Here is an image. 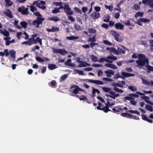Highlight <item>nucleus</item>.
I'll use <instances>...</instances> for the list:
<instances>
[{
  "mask_svg": "<svg viewBox=\"0 0 153 153\" xmlns=\"http://www.w3.org/2000/svg\"><path fill=\"white\" fill-rule=\"evenodd\" d=\"M110 52H113L116 54L117 52V50L114 48L112 47L110 48V50L109 51Z\"/></svg>",
  "mask_w": 153,
  "mask_h": 153,
  "instance_id": "obj_62",
  "label": "nucleus"
},
{
  "mask_svg": "<svg viewBox=\"0 0 153 153\" xmlns=\"http://www.w3.org/2000/svg\"><path fill=\"white\" fill-rule=\"evenodd\" d=\"M96 35H95L92 37H89L88 38L87 41L89 42H94L96 41V39L95 38Z\"/></svg>",
  "mask_w": 153,
  "mask_h": 153,
  "instance_id": "obj_30",
  "label": "nucleus"
},
{
  "mask_svg": "<svg viewBox=\"0 0 153 153\" xmlns=\"http://www.w3.org/2000/svg\"><path fill=\"white\" fill-rule=\"evenodd\" d=\"M149 42L150 45V50L153 51V40L151 39L149 40Z\"/></svg>",
  "mask_w": 153,
  "mask_h": 153,
  "instance_id": "obj_39",
  "label": "nucleus"
},
{
  "mask_svg": "<svg viewBox=\"0 0 153 153\" xmlns=\"http://www.w3.org/2000/svg\"><path fill=\"white\" fill-rule=\"evenodd\" d=\"M9 53L11 55V56L14 59H15L16 52L14 50H10Z\"/></svg>",
  "mask_w": 153,
  "mask_h": 153,
  "instance_id": "obj_18",
  "label": "nucleus"
},
{
  "mask_svg": "<svg viewBox=\"0 0 153 153\" xmlns=\"http://www.w3.org/2000/svg\"><path fill=\"white\" fill-rule=\"evenodd\" d=\"M48 68L50 70H53L57 68L56 65L54 64H49L48 66Z\"/></svg>",
  "mask_w": 153,
  "mask_h": 153,
  "instance_id": "obj_20",
  "label": "nucleus"
},
{
  "mask_svg": "<svg viewBox=\"0 0 153 153\" xmlns=\"http://www.w3.org/2000/svg\"><path fill=\"white\" fill-rule=\"evenodd\" d=\"M4 13L6 16L10 18H11L13 17L12 12L9 9H7L6 11L4 12Z\"/></svg>",
  "mask_w": 153,
  "mask_h": 153,
  "instance_id": "obj_12",
  "label": "nucleus"
},
{
  "mask_svg": "<svg viewBox=\"0 0 153 153\" xmlns=\"http://www.w3.org/2000/svg\"><path fill=\"white\" fill-rule=\"evenodd\" d=\"M102 111H103L105 113H107L108 111H111L109 109H108L107 108L104 107L103 108H102Z\"/></svg>",
  "mask_w": 153,
  "mask_h": 153,
  "instance_id": "obj_58",
  "label": "nucleus"
},
{
  "mask_svg": "<svg viewBox=\"0 0 153 153\" xmlns=\"http://www.w3.org/2000/svg\"><path fill=\"white\" fill-rule=\"evenodd\" d=\"M90 56L91 57V61L92 62H98V58L97 56H96L94 55H91Z\"/></svg>",
  "mask_w": 153,
  "mask_h": 153,
  "instance_id": "obj_25",
  "label": "nucleus"
},
{
  "mask_svg": "<svg viewBox=\"0 0 153 153\" xmlns=\"http://www.w3.org/2000/svg\"><path fill=\"white\" fill-rule=\"evenodd\" d=\"M124 23L125 25L127 26H132L133 27L134 26V25H132V24L130 23V21L129 20H128L126 22H125Z\"/></svg>",
  "mask_w": 153,
  "mask_h": 153,
  "instance_id": "obj_48",
  "label": "nucleus"
},
{
  "mask_svg": "<svg viewBox=\"0 0 153 153\" xmlns=\"http://www.w3.org/2000/svg\"><path fill=\"white\" fill-rule=\"evenodd\" d=\"M20 24L23 28H26L27 27V23L25 21H22L20 22Z\"/></svg>",
  "mask_w": 153,
  "mask_h": 153,
  "instance_id": "obj_31",
  "label": "nucleus"
},
{
  "mask_svg": "<svg viewBox=\"0 0 153 153\" xmlns=\"http://www.w3.org/2000/svg\"><path fill=\"white\" fill-rule=\"evenodd\" d=\"M79 99L80 100H85L86 101V102L88 103H89L87 101L88 100L87 99L86 97H85L84 95H82L81 96V97H79Z\"/></svg>",
  "mask_w": 153,
  "mask_h": 153,
  "instance_id": "obj_37",
  "label": "nucleus"
},
{
  "mask_svg": "<svg viewBox=\"0 0 153 153\" xmlns=\"http://www.w3.org/2000/svg\"><path fill=\"white\" fill-rule=\"evenodd\" d=\"M102 79L104 81H105L107 82H112L113 81V80L107 77H104L102 78Z\"/></svg>",
  "mask_w": 153,
  "mask_h": 153,
  "instance_id": "obj_60",
  "label": "nucleus"
},
{
  "mask_svg": "<svg viewBox=\"0 0 153 153\" xmlns=\"http://www.w3.org/2000/svg\"><path fill=\"white\" fill-rule=\"evenodd\" d=\"M0 32L1 33L3 34L4 36L6 37L9 36L10 35L9 33L6 29H4V31H3L2 30L0 29Z\"/></svg>",
  "mask_w": 153,
  "mask_h": 153,
  "instance_id": "obj_14",
  "label": "nucleus"
},
{
  "mask_svg": "<svg viewBox=\"0 0 153 153\" xmlns=\"http://www.w3.org/2000/svg\"><path fill=\"white\" fill-rule=\"evenodd\" d=\"M53 51L55 53H59L62 55H64L65 54L68 53L67 51L63 49L53 48Z\"/></svg>",
  "mask_w": 153,
  "mask_h": 153,
  "instance_id": "obj_6",
  "label": "nucleus"
},
{
  "mask_svg": "<svg viewBox=\"0 0 153 153\" xmlns=\"http://www.w3.org/2000/svg\"><path fill=\"white\" fill-rule=\"evenodd\" d=\"M75 29L76 30H81V27L78 24H75L74 25Z\"/></svg>",
  "mask_w": 153,
  "mask_h": 153,
  "instance_id": "obj_40",
  "label": "nucleus"
},
{
  "mask_svg": "<svg viewBox=\"0 0 153 153\" xmlns=\"http://www.w3.org/2000/svg\"><path fill=\"white\" fill-rule=\"evenodd\" d=\"M89 65L86 62L81 61L80 62L79 65H78V67H86L87 66H89Z\"/></svg>",
  "mask_w": 153,
  "mask_h": 153,
  "instance_id": "obj_15",
  "label": "nucleus"
},
{
  "mask_svg": "<svg viewBox=\"0 0 153 153\" xmlns=\"http://www.w3.org/2000/svg\"><path fill=\"white\" fill-rule=\"evenodd\" d=\"M110 33L113 36L114 38V39L117 42H121L122 41L121 38H120V34L115 31L114 30H111L110 31Z\"/></svg>",
  "mask_w": 153,
  "mask_h": 153,
  "instance_id": "obj_5",
  "label": "nucleus"
},
{
  "mask_svg": "<svg viewBox=\"0 0 153 153\" xmlns=\"http://www.w3.org/2000/svg\"><path fill=\"white\" fill-rule=\"evenodd\" d=\"M128 88L131 91H137V89L133 86H129L128 87Z\"/></svg>",
  "mask_w": 153,
  "mask_h": 153,
  "instance_id": "obj_53",
  "label": "nucleus"
},
{
  "mask_svg": "<svg viewBox=\"0 0 153 153\" xmlns=\"http://www.w3.org/2000/svg\"><path fill=\"white\" fill-rule=\"evenodd\" d=\"M103 43L108 45H111L112 44L109 41L107 40H104L103 41Z\"/></svg>",
  "mask_w": 153,
  "mask_h": 153,
  "instance_id": "obj_59",
  "label": "nucleus"
},
{
  "mask_svg": "<svg viewBox=\"0 0 153 153\" xmlns=\"http://www.w3.org/2000/svg\"><path fill=\"white\" fill-rule=\"evenodd\" d=\"M105 72V74H107L106 76L108 77H111V76L110 75H113L114 74V72L111 70L106 71Z\"/></svg>",
  "mask_w": 153,
  "mask_h": 153,
  "instance_id": "obj_11",
  "label": "nucleus"
},
{
  "mask_svg": "<svg viewBox=\"0 0 153 153\" xmlns=\"http://www.w3.org/2000/svg\"><path fill=\"white\" fill-rule=\"evenodd\" d=\"M140 20L142 22H143L144 23H146L150 22V20L149 19H147L140 18Z\"/></svg>",
  "mask_w": 153,
  "mask_h": 153,
  "instance_id": "obj_50",
  "label": "nucleus"
},
{
  "mask_svg": "<svg viewBox=\"0 0 153 153\" xmlns=\"http://www.w3.org/2000/svg\"><path fill=\"white\" fill-rule=\"evenodd\" d=\"M107 96H108L110 97L113 98V99H115L116 97H118L120 96V95L119 94H115L114 96H112L110 95H107Z\"/></svg>",
  "mask_w": 153,
  "mask_h": 153,
  "instance_id": "obj_49",
  "label": "nucleus"
},
{
  "mask_svg": "<svg viewBox=\"0 0 153 153\" xmlns=\"http://www.w3.org/2000/svg\"><path fill=\"white\" fill-rule=\"evenodd\" d=\"M18 10L19 12L23 15H27L29 13L28 8L27 7L25 8L24 6H22L21 7H19Z\"/></svg>",
  "mask_w": 153,
  "mask_h": 153,
  "instance_id": "obj_4",
  "label": "nucleus"
},
{
  "mask_svg": "<svg viewBox=\"0 0 153 153\" xmlns=\"http://www.w3.org/2000/svg\"><path fill=\"white\" fill-rule=\"evenodd\" d=\"M105 19H103V21L105 22H109L110 20V16L108 15H107L106 16H105Z\"/></svg>",
  "mask_w": 153,
  "mask_h": 153,
  "instance_id": "obj_55",
  "label": "nucleus"
},
{
  "mask_svg": "<svg viewBox=\"0 0 153 153\" xmlns=\"http://www.w3.org/2000/svg\"><path fill=\"white\" fill-rule=\"evenodd\" d=\"M68 76V75H67V74H65L63 75H62L61 76V77L60 79V80H59L60 82H62L65 81L66 79L67 78Z\"/></svg>",
  "mask_w": 153,
  "mask_h": 153,
  "instance_id": "obj_23",
  "label": "nucleus"
},
{
  "mask_svg": "<svg viewBox=\"0 0 153 153\" xmlns=\"http://www.w3.org/2000/svg\"><path fill=\"white\" fill-rule=\"evenodd\" d=\"M52 32H58L59 31V27L54 26L52 27Z\"/></svg>",
  "mask_w": 153,
  "mask_h": 153,
  "instance_id": "obj_42",
  "label": "nucleus"
},
{
  "mask_svg": "<svg viewBox=\"0 0 153 153\" xmlns=\"http://www.w3.org/2000/svg\"><path fill=\"white\" fill-rule=\"evenodd\" d=\"M117 52L116 54L117 55L119 54L120 53H123L125 54V51L124 50H123L121 48L118 47Z\"/></svg>",
  "mask_w": 153,
  "mask_h": 153,
  "instance_id": "obj_22",
  "label": "nucleus"
},
{
  "mask_svg": "<svg viewBox=\"0 0 153 153\" xmlns=\"http://www.w3.org/2000/svg\"><path fill=\"white\" fill-rule=\"evenodd\" d=\"M33 15L37 16H38V17L42 16V15L41 14H40V13L39 12H36L33 13Z\"/></svg>",
  "mask_w": 153,
  "mask_h": 153,
  "instance_id": "obj_64",
  "label": "nucleus"
},
{
  "mask_svg": "<svg viewBox=\"0 0 153 153\" xmlns=\"http://www.w3.org/2000/svg\"><path fill=\"white\" fill-rule=\"evenodd\" d=\"M134 99V97H131L130 96H126L125 97H124V100H123L125 102H126V100H130L131 99Z\"/></svg>",
  "mask_w": 153,
  "mask_h": 153,
  "instance_id": "obj_43",
  "label": "nucleus"
},
{
  "mask_svg": "<svg viewBox=\"0 0 153 153\" xmlns=\"http://www.w3.org/2000/svg\"><path fill=\"white\" fill-rule=\"evenodd\" d=\"M22 45L25 44L26 45H28L29 46H30L32 45V43L30 42L29 41H25L22 42Z\"/></svg>",
  "mask_w": 153,
  "mask_h": 153,
  "instance_id": "obj_57",
  "label": "nucleus"
},
{
  "mask_svg": "<svg viewBox=\"0 0 153 153\" xmlns=\"http://www.w3.org/2000/svg\"><path fill=\"white\" fill-rule=\"evenodd\" d=\"M64 6V12L66 13L67 15H72L73 14V12L71 10V8L69 6L68 3H65L63 4Z\"/></svg>",
  "mask_w": 153,
  "mask_h": 153,
  "instance_id": "obj_3",
  "label": "nucleus"
},
{
  "mask_svg": "<svg viewBox=\"0 0 153 153\" xmlns=\"http://www.w3.org/2000/svg\"><path fill=\"white\" fill-rule=\"evenodd\" d=\"M85 81L87 82H91L97 85H103L104 84L103 82L99 80L86 79L85 80Z\"/></svg>",
  "mask_w": 153,
  "mask_h": 153,
  "instance_id": "obj_7",
  "label": "nucleus"
},
{
  "mask_svg": "<svg viewBox=\"0 0 153 153\" xmlns=\"http://www.w3.org/2000/svg\"><path fill=\"white\" fill-rule=\"evenodd\" d=\"M7 6H12L13 4L12 1L10 0H4Z\"/></svg>",
  "mask_w": 153,
  "mask_h": 153,
  "instance_id": "obj_32",
  "label": "nucleus"
},
{
  "mask_svg": "<svg viewBox=\"0 0 153 153\" xmlns=\"http://www.w3.org/2000/svg\"><path fill=\"white\" fill-rule=\"evenodd\" d=\"M36 60L39 62H43L44 61V60L41 57L39 56H37L36 58Z\"/></svg>",
  "mask_w": 153,
  "mask_h": 153,
  "instance_id": "obj_45",
  "label": "nucleus"
},
{
  "mask_svg": "<svg viewBox=\"0 0 153 153\" xmlns=\"http://www.w3.org/2000/svg\"><path fill=\"white\" fill-rule=\"evenodd\" d=\"M44 20V18L38 17L33 22L32 24L35 26L36 28H38L39 27V25L42 24V22Z\"/></svg>",
  "mask_w": 153,
  "mask_h": 153,
  "instance_id": "obj_2",
  "label": "nucleus"
},
{
  "mask_svg": "<svg viewBox=\"0 0 153 153\" xmlns=\"http://www.w3.org/2000/svg\"><path fill=\"white\" fill-rule=\"evenodd\" d=\"M145 108L147 111H149L150 112L153 111V107H152L149 105H146L145 106Z\"/></svg>",
  "mask_w": 153,
  "mask_h": 153,
  "instance_id": "obj_26",
  "label": "nucleus"
},
{
  "mask_svg": "<svg viewBox=\"0 0 153 153\" xmlns=\"http://www.w3.org/2000/svg\"><path fill=\"white\" fill-rule=\"evenodd\" d=\"M128 111L131 113L136 114L139 116L140 115V113L137 111L129 110Z\"/></svg>",
  "mask_w": 153,
  "mask_h": 153,
  "instance_id": "obj_35",
  "label": "nucleus"
},
{
  "mask_svg": "<svg viewBox=\"0 0 153 153\" xmlns=\"http://www.w3.org/2000/svg\"><path fill=\"white\" fill-rule=\"evenodd\" d=\"M102 89L103 90V91L106 92V93H108L111 90V89L109 87H102Z\"/></svg>",
  "mask_w": 153,
  "mask_h": 153,
  "instance_id": "obj_34",
  "label": "nucleus"
},
{
  "mask_svg": "<svg viewBox=\"0 0 153 153\" xmlns=\"http://www.w3.org/2000/svg\"><path fill=\"white\" fill-rule=\"evenodd\" d=\"M115 27L117 30H122L124 28V26L121 23L118 22L115 25Z\"/></svg>",
  "mask_w": 153,
  "mask_h": 153,
  "instance_id": "obj_9",
  "label": "nucleus"
},
{
  "mask_svg": "<svg viewBox=\"0 0 153 153\" xmlns=\"http://www.w3.org/2000/svg\"><path fill=\"white\" fill-rule=\"evenodd\" d=\"M49 85L52 87H55L56 85V82L54 80H52L49 83Z\"/></svg>",
  "mask_w": 153,
  "mask_h": 153,
  "instance_id": "obj_28",
  "label": "nucleus"
},
{
  "mask_svg": "<svg viewBox=\"0 0 153 153\" xmlns=\"http://www.w3.org/2000/svg\"><path fill=\"white\" fill-rule=\"evenodd\" d=\"M107 58L109 59H111L113 60H116L117 59L116 57L113 55L112 56H108L107 57Z\"/></svg>",
  "mask_w": 153,
  "mask_h": 153,
  "instance_id": "obj_38",
  "label": "nucleus"
},
{
  "mask_svg": "<svg viewBox=\"0 0 153 153\" xmlns=\"http://www.w3.org/2000/svg\"><path fill=\"white\" fill-rule=\"evenodd\" d=\"M79 38V37L77 36H68L66 37V39H69V40H74L77 39Z\"/></svg>",
  "mask_w": 153,
  "mask_h": 153,
  "instance_id": "obj_24",
  "label": "nucleus"
},
{
  "mask_svg": "<svg viewBox=\"0 0 153 153\" xmlns=\"http://www.w3.org/2000/svg\"><path fill=\"white\" fill-rule=\"evenodd\" d=\"M91 16L94 20H96L100 17V15L98 12L93 11L91 15Z\"/></svg>",
  "mask_w": 153,
  "mask_h": 153,
  "instance_id": "obj_8",
  "label": "nucleus"
},
{
  "mask_svg": "<svg viewBox=\"0 0 153 153\" xmlns=\"http://www.w3.org/2000/svg\"><path fill=\"white\" fill-rule=\"evenodd\" d=\"M141 44L144 46L145 47H146L148 45V43L146 40H143L141 42Z\"/></svg>",
  "mask_w": 153,
  "mask_h": 153,
  "instance_id": "obj_41",
  "label": "nucleus"
},
{
  "mask_svg": "<svg viewBox=\"0 0 153 153\" xmlns=\"http://www.w3.org/2000/svg\"><path fill=\"white\" fill-rule=\"evenodd\" d=\"M48 20H50L54 22H57L58 21H59L60 19L58 18L57 16H55L49 18L48 19Z\"/></svg>",
  "mask_w": 153,
  "mask_h": 153,
  "instance_id": "obj_19",
  "label": "nucleus"
},
{
  "mask_svg": "<svg viewBox=\"0 0 153 153\" xmlns=\"http://www.w3.org/2000/svg\"><path fill=\"white\" fill-rule=\"evenodd\" d=\"M75 88L73 90V93L76 94H77L79 92L77 86L75 85H73L70 88Z\"/></svg>",
  "mask_w": 153,
  "mask_h": 153,
  "instance_id": "obj_17",
  "label": "nucleus"
},
{
  "mask_svg": "<svg viewBox=\"0 0 153 153\" xmlns=\"http://www.w3.org/2000/svg\"><path fill=\"white\" fill-rule=\"evenodd\" d=\"M144 13L143 12H138L135 14L134 17L136 19H137L138 16L142 17Z\"/></svg>",
  "mask_w": 153,
  "mask_h": 153,
  "instance_id": "obj_27",
  "label": "nucleus"
},
{
  "mask_svg": "<svg viewBox=\"0 0 153 153\" xmlns=\"http://www.w3.org/2000/svg\"><path fill=\"white\" fill-rule=\"evenodd\" d=\"M129 96L131 97H139V95L137 94H128Z\"/></svg>",
  "mask_w": 153,
  "mask_h": 153,
  "instance_id": "obj_63",
  "label": "nucleus"
},
{
  "mask_svg": "<svg viewBox=\"0 0 153 153\" xmlns=\"http://www.w3.org/2000/svg\"><path fill=\"white\" fill-rule=\"evenodd\" d=\"M18 21L17 20H15L14 22V25L15 26H16V27L19 29H21L22 28V27L21 26H19L18 25Z\"/></svg>",
  "mask_w": 153,
  "mask_h": 153,
  "instance_id": "obj_52",
  "label": "nucleus"
},
{
  "mask_svg": "<svg viewBox=\"0 0 153 153\" xmlns=\"http://www.w3.org/2000/svg\"><path fill=\"white\" fill-rule=\"evenodd\" d=\"M147 72L148 73H150L151 71H153V67L149 65H147Z\"/></svg>",
  "mask_w": 153,
  "mask_h": 153,
  "instance_id": "obj_33",
  "label": "nucleus"
},
{
  "mask_svg": "<svg viewBox=\"0 0 153 153\" xmlns=\"http://www.w3.org/2000/svg\"><path fill=\"white\" fill-rule=\"evenodd\" d=\"M46 4V2L43 1H40L39 3L36 4V6L39 7L40 8H41L42 10H44L46 8V7L45 6H42V7H40V5H43Z\"/></svg>",
  "mask_w": 153,
  "mask_h": 153,
  "instance_id": "obj_10",
  "label": "nucleus"
},
{
  "mask_svg": "<svg viewBox=\"0 0 153 153\" xmlns=\"http://www.w3.org/2000/svg\"><path fill=\"white\" fill-rule=\"evenodd\" d=\"M140 6L137 4H134V5L133 9L135 10H138L140 9Z\"/></svg>",
  "mask_w": 153,
  "mask_h": 153,
  "instance_id": "obj_56",
  "label": "nucleus"
},
{
  "mask_svg": "<svg viewBox=\"0 0 153 153\" xmlns=\"http://www.w3.org/2000/svg\"><path fill=\"white\" fill-rule=\"evenodd\" d=\"M99 61V62H103L105 61L107 62H110V63H112L113 62V61H112L111 60H109L107 59L104 57H102V58H100V59Z\"/></svg>",
  "mask_w": 153,
  "mask_h": 153,
  "instance_id": "obj_21",
  "label": "nucleus"
},
{
  "mask_svg": "<svg viewBox=\"0 0 153 153\" xmlns=\"http://www.w3.org/2000/svg\"><path fill=\"white\" fill-rule=\"evenodd\" d=\"M88 32L91 33H96L97 31L95 29L92 28H89L88 30Z\"/></svg>",
  "mask_w": 153,
  "mask_h": 153,
  "instance_id": "obj_44",
  "label": "nucleus"
},
{
  "mask_svg": "<svg viewBox=\"0 0 153 153\" xmlns=\"http://www.w3.org/2000/svg\"><path fill=\"white\" fill-rule=\"evenodd\" d=\"M60 12L59 9L56 7L52 11V13H56Z\"/></svg>",
  "mask_w": 153,
  "mask_h": 153,
  "instance_id": "obj_47",
  "label": "nucleus"
},
{
  "mask_svg": "<svg viewBox=\"0 0 153 153\" xmlns=\"http://www.w3.org/2000/svg\"><path fill=\"white\" fill-rule=\"evenodd\" d=\"M38 42L40 45H42V39H40L39 37H37L35 41L33 42V44H36Z\"/></svg>",
  "mask_w": 153,
  "mask_h": 153,
  "instance_id": "obj_16",
  "label": "nucleus"
},
{
  "mask_svg": "<svg viewBox=\"0 0 153 153\" xmlns=\"http://www.w3.org/2000/svg\"><path fill=\"white\" fill-rule=\"evenodd\" d=\"M145 101L147 103L151 105H153V103L152 102L149 101L148 100L149 99V97L147 96H145Z\"/></svg>",
  "mask_w": 153,
  "mask_h": 153,
  "instance_id": "obj_29",
  "label": "nucleus"
},
{
  "mask_svg": "<svg viewBox=\"0 0 153 153\" xmlns=\"http://www.w3.org/2000/svg\"><path fill=\"white\" fill-rule=\"evenodd\" d=\"M105 7L106 9H108L109 10L111 11H112L113 10V7L112 6H108L107 5H105Z\"/></svg>",
  "mask_w": 153,
  "mask_h": 153,
  "instance_id": "obj_54",
  "label": "nucleus"
},
{
  "mask_svg": "<svg viewBox=\"0 0 153 153\" xmlns=\"http://www.w3.org/2000/svg\"><path fill=\"white\" fill-rule=\"evenodd\" d=\"M142 82L145 85H150L151 84L149 81H148L147 80L142 79Z\"/></svg>",
  "mask_w": 153,
  "mask_h": 153,
  "instance_id": "obj_46",
  "label": "nucleus"
},
{
  "mask_svg": "<svg viewBox=\"0 0 153 153\" xmlns=\"http://www.w3.org/2000/svg\"><path fill=\"white\" fill-rule=\"evenodd\" d=\"M113 89L114 91L117 92L122 93L123 92V90L116 87H114Z\"/></svg>",
  "mask_w": 153,
  "mask_h": 153,
  "instance_id": "obj_36",
  "label": "nucleus"
},
{
  "mask_svg": "<svg viewBox=\"0 0 153 153\" xmlns=\"http://www.w3.org/2000/svg\"><path fill=\"white\" fill-rule=\"evenodd\" d=\"M121 74L122 76H124L125 77H129L131 76H134V74H131L127 72H122L121 73Z\"/></svg>",
  "mask_w": 153,
  "mask_h": 153,
  "instance_id": "obj_13",
  "label": "nucleus"
},
{
  "mask_svg": "<svg viewBox=\"0 0 153 153\" xmlns=\"http://www.w3.org/2000/svg\"><path fill=\"white\" fill-rule=\"evenodd\" d=\"M74 10L76 11V12L77 13H80V14L82 13L80 9H79V8L77 7H75L74 8Z\"/></svg>",
  "mask_w": 153,
  "mask_h": 153,
  "instance_id": "obj_61",
  "label": "nucleus"
},
{
  "mask_svg": "<svg viewBox=\"0 0 153 153\" xmlns=\"http://www.w3.org/2000/svg\"><path fill=\"white\" fill-rule=\"evenodd\" d=\"M28 6L30 7V11L33 12H34L35 10L36 11L37 10L36 8L34 6L30 5V6Z\"/></svg>",
  "mask_w": 153,
  "mask_h": 153,
  "instance_id": "obj_51",
  "label": "nucleus"
},
{
  "mask_svg": "<svg viewBox=\"0 0 153 153\" xmlns=\"http://www.w3.org/2000/svg\"><path fill=\"white\" fill-rule=\"evenodd\" d=\"M138 55V60H136V62L139 66H143L146 63L148 64L149 62V59L146 56L142 54H137Z\"/></svg>",
  "mask_w": 153,
  "mask_h": 153,
  "instance_id": "obj_1",
  "label": "nucleus"
}]
</instances>
